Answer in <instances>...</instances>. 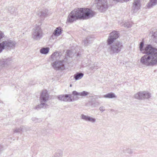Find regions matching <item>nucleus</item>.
<instances>
[{
    "label": "nucleus",
    "instance_id": "nucleus-1",
    "mask_svg": "<svg viewBox=\"0 0 157 157\" xmlns=\"http://www.w3.org/2000/svg\"><path fill=\"white\" fill-rule=\"evenodd\" d=\"M96 13L92 10L86 8L75 9L71 12L67 18V22L72 23L78 19H88L92 17Z\"/></svg>",
    "mask_w": 157,
    "mask_h": 157
},
{
    "label": "nucleus",
    "instance_id": "nucleus-2",
    "mask_svg": "<svg viewBox=\"0 0 157 157\" xmlns=\"http://www.w3.org/2000/svg\"><path fill=\"white\" fill-rule=\"evenodd\" d=\"M146 54L140 59L141 63L146 66H153L157 64V49L155 48L150 45H147L144 50Z\"/></svg>",
    "mask_w": 157,
    "mask_h": 157
},
{
    "label": "nucleus",
    "instance_id": "nucleus-3",
    "mask_svg": "<svg viewBox=\"0 0 157 157\" xmlns=\"http://www.w3.org/2000/svg\"><path fill=\"white\" fill-rule=\"evenodd\" d=\"M16 44V42L10 39L6 38L0 42V53L4 49L10 50L14 49Z\"/></svg>",
    "mask_w": 157,
    "mask_h": 157
},
{
    "label": "nucleus",
    "instance_id": "nucleus-4",
    "mask_svg": "<svg viewBox=\"0 0 157 157\" xmlns=\"http://www.w3.org/2000/svg\"><path fill=\"white\" fill-rule=\"evenodd\" d=\"M110 45L108 48V51L111 55L118 53L123 48L122 43L119 41H116Z\"/></svg>",
    "mask_w": 157,
    "mask_h": 157
},
{
    "label": "nucleus",
    "instance_id": "nucleus-5",
    "mask_svg": "<svg viewBox=\"0 0 157 157\" xmlns=\"http://www.w3.org/2000/svg\"><path fill=\"white\" fill-rule=\"evenodd\" d=\"M40 98L41 104L34 108L38 110L44 106L46 107L48 106L47 104L44 103L46 102L49 98L48 95L46 90H44L42 91Z\"/></svg>",
    "mask_w": 157,
    "mask_h": 157
},
{
    "label": "nucleus",
    "instance_id": "nucleus-6",
    "mask_svg": "<svg viewBox=\"0 0 157 157\" xmlns=\"http://www.w3.org/2000/svg\"><path fill=\"white\" fill-rule=\"evenodd\" d=\"M43 33L40 27L37 26L33 30L32 38L36 40H39L42 37Z\"/></svg>",
    "mask_w": 157,
    "mask_h": 157
},
{
    "label": "nucleus",
    "instance_id": "nucleus-7",
    "mask_svg": "<svg viewBox=\"0 0 157 157\" xmlns=\"http://www.w3.org/2000/svg\"><path fill=\"white\" fill-rule=\"evenodd\" d=\"M96 7L101 12L105 11L108 8V3L106 0H95Z\"/></svg>",
    "mask_w": 157,
    "mask_h": 157
},
{
    "label": "nucleus",
    "instance_id": "nucleus-8",
    "mask_svg": "<svg viewBox=\"0 0 157 157\" xmlns=\"http://www.w3.org/2000/svg\"><path fill=\"white\" fill-rule=\"evenodd\" d=\"M119 36V33L117 31H113L109 34V36L107 40V44L109 45L113 43L114 40Z\"/></svg>",
    "mask_w": 157,
    "mask_h": 157
},
{
    "label": "nucleus",
    "instance_id": "nucleus-9",
    "mask_svg": "<svg viewBox=\"0 0 157 157\" xmlns=\"http://www.w3.org/2000/svg\"><path fill=\"white\" fill-rule=\"evenodd\" d=\"M12 59L11 57L0 59V66L2 67H8L12 62Z\"/></svg>",
    "mask_w": 157,
    "mask_h": 157
},
{
    "label": "nucleus",
    "instance_id": "nucleus-10",
    "mask_svg": "<svg viewBox=\"0 0 157 157\" xmlns=\"http://www.w3.org/2000/svg\"><path fill=\"white\" fill-rule=\"evenodd\" d=\"M63 60L62 61H56L52 63V66L55 70H63L65 69L64 65L63 63Z\"/></svg>",
    "mask_w": 157,
    "mask_h": 157
},
{
    "label": "nucleus",
    "instance_id": "nucleus-11",
    "mask_svg": "<svg viewBox=\"0 0 157 157\" xmlns=\"http://www.w3.org/2000/svg\"><path fill=\"white\" fill-rule=\"evenodd\" d=\"M58 99L61 101H75L74 96L73 98L71 95L68 94L61 95L58 97Z\"/></svg>",
    "mask_w": 157,
    "mask_h": 157
},
{
    "label": "nucleus",
    "instance_id": "nucleus-12",
    "mask_svg": "<svg viewBox=\"0 0 157 157\" xmlns=\"http://www.w3.org/2000/svg\"><path fill=\"white\" fill-rule=\"evenodd\" d=\"M75 100H77L79 98L83 96H86L89 94V93L84 91L81 92H78L75 91H74L72 92Z\"/></svg>",
    "mask_w": 157,
    "mask_h": 157
},
{
    "label": "nucleus",
    "instance_id": "nucleus-13",
    "mask_svg": "<svg viewBox=\"0 0 157 157\" xmlns=\"http://www.w3.org/2000/svg\"><path fill=\"white\" fill-rule=\"evenodd\" d=\"M141 6L140 0H134L132 7V11L134 13L137 12Z\"/></svg>",
    "mask_w": 157,
    "mask_h": 157
},
{
    "label": "nucleus",
    "instance_id": "nucleus-14",
    "mask_svg": "<svg viewBox=\"0 0 157 157\" xmlns=\"http://www.w3.org/2000/svg\"><path fill=\"white\" fill-rule=\"evenodd\" d=\"M82 119L87 121L90 122L92 123H94L96 121V119L90 116L82 114L81 115Z\"/></svg>",
    "mask_w": 157,
    "mask_h": 157
},
{
    "label": "nucleus",
    "instance_id": "nucleus-15",
    "mask_svg": "<svg viewBox=\"0 0 157 157\" xmlns=\"http://www.w3.org/2000/svg\"><path fill=\"white\" fill-rule=\"evenodd\" d=\"M61 30L60 27H57L54 31L53 33L51 36V37L53 39L56 38L57 37L59 36L61 34Z\"/></svg>",
    "mask_w": 157,
    "mask_h": 157
},
{
    "label": "nucleus",
    "instance_id": "nucleus-16",
    "mask_svg": "<svg viewBox=\"0 0 157 157\" xmlns=\"http://www.w3.org/2000/svg\"><path fill=\"white\" fill-rule=\"evenodd\" d=\"M157 4V0H149L146 5L147 9H149Z\"/></svg>",
    "mask_w": 157,
    "mask_h": 157
},
{
    "label": "nucleus",
    "instance_id": "nucleus-17",
    "mask_svg": "<svg viewBox=\"0 0 157 157\" xmlns=\"http://www.w3.org/2000/svg\"><path fill=\"white\" fill-rule=\"evenodd\" d=\"M61 55H60L59 53L58 52H55L53 53L51 56V60L53 61L56 60H58L60 58V57H61Z\"/></svg>",
    "mask_w": 157,
    "mask_h": 157
},
{
    "label": "nucleus",
    "instance_id": "nucleus-18",
    "mask_svg": "<svg viewBox=\"0 0 157 157\" xmlns=\"http://www.w3.org/2000/svg\"><path fill=\"white\" fill-rule=\"evenodd\" d=\"M48 10L47 9H43L41 10L40 12V13L38 14L40 15V16L43 17H46L49 15Z\"/></svg>",
    "mask_w": 157,
    "mask_h": 157
},
{
    "label": "nucleus",
    "instance_id": "nucleus-19",
    "mask_svg": "<svg viewBox=\"0 0 157 157\" xmlns=\"http://www.w3.org/2000/svg\"><path fill=\"white\" fill-rule=\"evenodd\" d=\"M142 100L145 99H148L151 97V94L147 91H142Z\"/></svg>",
    "mask_w": 157,
    "mask_h": 157
},
{
    "label": "nucleus",
    "instance_id": "nucleus-20",
    "mask_svg": "<svg viewBox=\"0 0 157 157\" xmlns=\"http://www.w3.org/2000/svg\"><path fill=\"white\" fill-rule=\"evenodd\" d=\"M83 75L84 74L83 73L81 72H78L75 74L74 75V77L75 80H78L82 78Z\"/></svg>",
    "mask_w": 157,
    "mask_h": 157
},
{
    "label": "nucleus",
    "instance_id": "nucleus-21",
    "mask_svg": "<svg viewBox=\"0 0 157 157\" xmlns=\"http://www.w3.org/2000/svg\"><path fill=\"white\" fill-rule=\"evenodd\" d=\"M63 156V151L61 150H58L51 157H62Z\"/></svg>",
    "mask_w": 157,
    "mask_h": 157
},
{
    "label": "nucleus",
    "instance_id": "nucleus-22",
    "mask_svg": "<svg viewBox=\"0 0 157 157\" xmlns=\"http://www.w3.org/2000/svg\"><path fill=\"white\" fill-rule=\"evenodd\" d=\"M103 97L109 98H117L115 94L113 93H110L105 95H103Z\"/></svg>",
    "mask_w": 157,
    "mask_h": 157
},
{
    "label": "nucleus",
    "instance_id": "nucleus-23",
    "mask_svg": "<svg viewBox=\"0 0 157 157\" xmlns=\"http://www.w3.org/2000/svg\"><path fill=\"white\" fill-rule=\"evenodd\" d=\"M49 48L48 47L42 48L40 50V53L44 54H47L49 52Z\"/></svg>",
    "mask_w": 157,
    "mask_h": 157
},
{
    "label": "nucleus",
    "instance_id": "nucleus-24",
    "mask_svg": "<svg viewBox=\"0 0 157 157\" xmlns=\"http://www.w3.org/2000/svg\"><path fill=\"white\" fill-rule=\"evenodd\" d=\"M142 91H140L135 94L134 95V97L138 100H142Z\"/></svg>",
    "mask_w": 157,
    "mask_h": 157
},
{
    "label": "nucleus",
    "instance_id": "nucleus-25",
    "mask_svg": "<svg viewBox=\"0 0 157 157\" xmlns=\"http://www.w3.org/2000/svg\"><path fill=\"white\" fill-rule=\"evenodd\" d=\"M24 127L23 126H22L20 127L19 128H16L13 130V132L14 133L20 132L21 131H23V130L24 129Z\"/></svg>",
    "mask_w": 157,
    "mask_h": 157
},
{
    "label": "nucleus",
    "instance_id": "nucleus-26",
    "mask_svg": "<svg viewBox=\"0 0 157 157\" xmlns=\"http://www.w3.org/2000/svg\"><path fill=\"white\" fill-rule=\"evenodd\" d=\"M152 37L155 42L157 44V31H155L153 33Z\"/></svg>",
    "mask_w": 157,
    "mask_h": 157
},
{
    "label": "nucleus",
    "instance_id": "nucleus-27",
    "mask_svg": "<svg viewBox=\"0 0 157 157\" xmlns=\"http://www.w3.org/2000/svg\"><path fill=\"white\" fill-rule=\"evenodd\" d=\"M5 39L3 33L0 30V42H2Z\"/></svg>",
    "mask_w": 157,
    "mask_h": 157
},
{
    "label": "nucleus",
    "instance_id": "nucleus-28",
    "mask_svg": "<svg viewBox=\"0 0 157 157\" xmlns=\"http://www.w3.org/2000/svg\"><path fill=\"white\" fill-rule=\"evenodd\" d=\"M124 27L129 28L131 27L132 26V24L131 23L129 22H126L123 25Z\"/></svg>",
    "mask_w": 157,
    "mask_h": 157
},
{
    "label": "nucleus",
    "instance_id": "nucleus-29",
    "mask_svg": "<svg viewBox=\"0 0 157 157\" xmlns=\"http://www.w3.org/2000/svg\"><path fill=\"white\" fill-rule=\"evenodd\" d=\"M87 42L89 43V44L91 43L94 40V38L90 36H88L86 38Z\"/></svg>",
    "mask_w": 157,
    "mask_h": 157
},
{
    "label": "nucleus",
    "instance_id": "nucleus-30",
    "mask_svg": "<svg viewBox=\"0 0 157 157\" xmlns=\"http://www.w3.org/2000/svg\"><path fill=\"white\" fill-rule=\"evenodd\" d=\"M144 46V42H141L140 43V51L143 53H144V50L145 49V48L144 49H143Z\"/></svg>",
    "mask_w": 157,
    "mask_h": 157
},
{
    "label": "nucleus",
    "instance_id": "nucleus-31",
    "mask_svg": "<svg viewBox=\"0 0 157 157\" xmlns=\"http://www.w3.org/2000/svg\"><path fill=\"white\" fill-rule=\"evenodd\" d=\"M96 64L95 63H94L93 64H90L89 67L90 70H93L94 67L96 66Z\"/></svg>",
    "mask_w": 157,
    "mask_h": 157
},
{
    "label": "nucleus",
    "instance_id": "nucleus-32",
    "mask_svg": "<svg viewBox=\"0 0 157 157\" xmlns=\"http://www.w3.org/2000/svg\"><path fill=\"white\" fill-rule=\"evenodd\" d=\"M87 40L86 39L83 40L82 43L85 46H87L89 44V43H88L87 42Z\"/></svg>",
    "mask_w": 157,
    "mask_h": 157
},
{
    "label": "nucleus",
    "instance_id": "nucleus-33",
    "mask_svg": "<svg viewBox=\"0 0 157 157\" xmlns=\"http://www.w3.org/2000/svg\"><path fill=\"white\" fill-rule=\"evenodd\" d=\"M127 152L128 153L130 154H132L133 153L132 150L128 148L127 149Z\"/></svg>",
    "mask_w": 157,
    "mask_h": 157
},
{
    "label": "nucleus",
    "instance_id": "nucleus-34",
    "mask_svg": "<svg viewBox=\"0 0 157 157\" xmlns=\"http://www.w3.org/2000/svg\"><path fill=\"white\" fill-rule=\"evenodd\" d=\"M66 53L67 54V56L69 57L70 56L72 55L71 54V51L70 50H68L67 51Z\"/></svg>",
    "mask_w": 157,
    "mask_h": 157
},
{
    "label": "nucleus",
    "instance_id": "nucleus-35",
    "mask_svg": "<svg viewBox=\"0 0 157 157\" xmlns=\"http://www.w3.org/2000/svg\"><path fill=\"white\" fill-rule=\"evenodd\" d=\"M99 109L101 112H103L105 110V107L103 106H101L100 107Z\"/></svg>",
    "mask_w": 157,
    "mask_h": 157
},
{
    "label": "nucleus",
    "instance_id": "nucleus-36",
    "mask_svg": "<svg viewBox=\"0 0 157 157\" xmlns=\"http://www.w3.org/2000/svg\"><path fill=\"white\" fill-rule=\"evenodd\" d=\"M4 150L3 146L0 144V154L1 153V152L2 151Z\"/></svg>",
    "mask_w": 157,
    "mask_h": 157
},
{
    "label": "nucleus",
    "instance_id": "nucleus-37",
    "mask_svg": "<svg viewBox=\"0 0 157 157\" xmlns=\"http://www.w3.org/2000/svg\"><path fill=\"white\" fill-rule=\"evenodd\" d=\"M118 2H127L129 0H116Z\"/></svg>",
    "mask_w": 157,
    "mask_h": 157
},
{
    "label": "nucleus",
    "instance_id": "nucleus-38",
    "mask_svg": "<svg viewBox=\"0 0 157 157\" xmlns=\"http://www.w3.org/2000/svg\"><path fill=\"white\" fill-rule=\"evenodd\" d=\"M37 120V119H36L35 118H32V120L33 121H36Z\"/></svg>",
    "mask_w": 157,
    "mask_h": 157
},
{
    "label": "nucleus",
    "instance_id": "nucleus-39",
    "mask_svg": "<svg viewBox=\"0 0 157 157\" xmlns=\"http://www.w3.org/2000/svg\"><path fill=\"white\" fill-rule=\"evenodd\" d=\"M70 86L71 87L72 85H71H71H70Z\"/></svg>",
    "mask_w": 157,
    "mask_h": 157
}]
</instances>
